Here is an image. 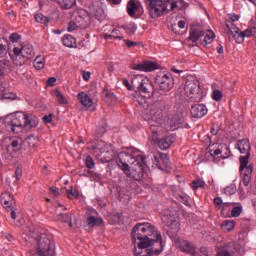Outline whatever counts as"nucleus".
I'll use <instances>...</instances> for the list:
<instances>
[{"label":"nucleus","mask_w":256,"mask_h":256,"mask_svg":"<svg viewBox=\"0 0 256 256\" xmlns=\"http://www.w3.org/2000/svg\"><path fill=\"white\" fill-rule=\"evenodd\" d=\"M134 244L135 256H152L161 255L163 251V240L161 234L157 232V228L149 222L137 223L131 232Z\"/></svg>","instance_id":"f257e3e1"},{"label":"nucleus","mask_w":256,"mask_h":256,"mask_svg":"<svg viewBox=\"0 0 256 256\" xmlns=\"http://www.w3.org/2000/svg\"><path fill=\"white\" fill-rule=\"evenodd\" d=\"M116 161L120 169L128 177H131V169L135 173L136 179H141L145 176V167H147V164L145 163L144 156L129 152H119Z\"/></svg>","instance_id":"f03ea898"},{"label":"nucleus","mask_w":256,"mask_h":256,"mask_svg":"<svg viewBox=\"0 0 256 256\" xmlns=\"http://www.w3.org/2000/svg\"><path fill=\"white\" fill-rule=\"evenodd\" d=\"M132 87L138 90L141 98H138V103L145 109V111H153V107H158L159 105H163V101H156L153 104H150L149 99L153 97V93H155V88L153 87V83L150 82L149 79H142L139 81L137 78L132 79Z\"/></svg>","instance_id":"7ed1b4c3"},{"label":"nucleus","mask_w":256,"mask_h":256,"mask_svg":"<svg viewBox=\"0 0 256 256\" xmlns=\"http://www.w3.org/2000/svg\"><path fill=\"white\" fill-rule=\"evenodd\" d=\"M180 83L184 85V93L191 103H201L203 101V88L199 80L193 76H187V78H182Z\"/></svg>","instance_id":"20e7f679"},{"label":"nucleus","mask_w":256,"mask_h":256,"mask_svg":"<svg viewBox=\"0 0 256 256\" xmlns=\"http://www.w3.org/2000/svg\"><path fill=\"white\" fill-rule=\"evenodd\" d=\"M147 5L150 7V14L153 19H157V17H161L167 9L170 11H175L177 7V3L182 5L185 4L183 0H146Z\"/></svg>","instance_id":"39448f33"},{"label":"nucleus","mask_w":256,"mask_h":256,"mask_svg":"<svg viewBox=\"0 0 256 256\" xmlns=\"http://www.w3.org/2000/svg\"><path fill=\"white\" fill-rule=\"evenodd\" d=\"M35 253L37 256H55V242L51 241L47 234H41L36 242Z\"/></svg>","instance_id":"423d86ee"},{"label":"nucleus","mask_w":256,"mask_h":256,"mask_svg":"<svg viewBox=\"0 0 256 256\" xmlns=\"http://www.w3.org/2000/svg\"><path fill=\"white\" fill-rule=\"evenodd\" d=\"M35 51H33V45L29 43L15 44L13 48V54H10L13 61H19V59H33Z\"/></svg>","instance_id":"0eeeda50"},{"label":"nucleus","mask_w":256,"mask_h":256,"mask_svg":"<svg viewBox=\"0 0 256 256\" xmlns=\"http://www.w3.org/2000/svg\"><path fill=\"white\" fill-rule=\"evenodd\" d=\"M25 121V113L18 112L13 115L6 116L4 123L12 133H21L23 130V123Z\"/></svg>","instance_id":"6e6552de"},{"label":"nucleus","mask_w":256,"mask_h":256,"mask_svg":"<svg viewBox=\"0 0 256 256\" xmlns=\"http://www.w3.org/2000/svg\"><path fill=\"white\" fill-rule=\"evenodd\" d=\"M201 37H204L202 44L211 45V42L215 40V33L212 30H207L206 32L201 30V28H194L190 31L189 39L192 43H197Z\"/></svg>","instance_id":"1a4fd4ad"},{"label":"nucleus","mask_w":256,"mask_h":256,"mask_svg":"<svg viewBox=\"0 0 256 256\" xmlns=\"http://www.w3.org/2000/svg\"><path fill=\"white\" fill-rule=\"evenodd\" d=\"M237 149L244 155L239 158L241 168L243 169L245 165H249V157H251V144L249 143V140H239L237 142Z\"/></svg>","instance_id":"9d476101"},{"label":"nucleus","mask_w":256,"mask_h":256,"mask_svg":"<svg viewBox=\"0 0 256 256\" xmlns=\"http://www.w3.org/2000/svg\"><path fill=\"white\" fill-rule=\"evenodd\" d=\"M155 81L161 91H171L175 85V80H173L171 74L160 73L156 76Z\"/></svg>","instance_id":"9b49d317"},{"label":"nucleus","mask_w":256,"mask_h":256,"mask_svg":"<svg viewBox=\"0 0 256 256\" xmlns=\"http://www.w3.org/2000/svg\"><path fill=\"white\" fill-rule=\"evenodd\" d=\"M91 149L96 154V157H99V153H100V155H104V159H106V161L111 160V157H109V155L111 154L110 144H107L106 142H103V141H98L96 144H93L91 146Z\"/></svg>","instance_id":"f8f14e48"},{"label":"nucleus","mask_w":256,"mask_h":256,"mask_svg":"<svg viewBox=\"0 0 256 256\" xmlns=\"http://www.w3.org/2000/svg\"><path fill=\"white\" fill-rule=\"evenodd\" d=\"M226 27L228 29V35L229 37H233V39L236 41V43H243L245 41V38L243 36V31H241L239 28H237L233 22H229L226 24Z\"/></svg>","instance_id":"ddd939ff"},{"label":"nucleus","mask_w":256,"mask_h":256,"mask_svg":"<svg viewBox=\"0 0 256 256\" xmlns=\"http://www.w3.org/2000/svg\"><path fill=\"white\" fill-rule=\"evenodd\" d=\"M153 164L161 170L164 169L163 166L165 169H171V161L169 160V156L164 153H158V155H154Z\"/></svg>","instance_id":"4468645a"},{"label":"nucleus","mask_w":256,"mask_h":256,"mask_svg":"<svg viewBox=\"0 0 256 256\" xmlns=\"http://www.w3.org/2000/svg\"><path fill=\"white\" fill-rule=\"evenodd\" d=\"M239 169L242 175V183L244 187H249V183H251V177L253 175V169H254L253 164H249V165L247 164L243 168L241 167V164H240Z\"/></svg>","instance_id":"2eb2a0df"},{"label":"nucleus","mask_w":256,"mask_h":256,"mask_svg":"<svg viewBox=\"0 0 256 256\" xmlns=\"http://www.w3.org/2000/svg\"><path fill=\"white\" fill-rule=\"evenodd\" d=\"M207 106L204 104H194L191 106L190 115L194 119H201L207 115Z\"/></svg>","instance_id":"dca6fc26"},{"label":"nucleus","mask_w":256,"mask_h":256,"mask_svg":"<svg viewBox=\"0 0 256 256\" xmlns=\"http://www.w3.org/2000/svg\"><path fill=\"white\" fill-rule=\"evenodd\" d=\"M176 247L182 251V253H187L188 255H195V246L187 240L178 239L176 241Z\"/></svg>","instance_id":"f3484780"},{"label":"nucleus","mask_w":256,"mask_h":256,"mask_svg":"<svg viewBox=\"0 0 256 256\" xmlns=\"http://www.w3.org/2000/svg\"><path fill=\"white\" fill-rule=\"evenodd\" d=\"M113 190L120 203L127 205V203L131 201V196L129 195V191H127V189L116 186L113 188Z\"/></svg>","instance_id":"a211bd4d"},{"label":"nucleus","mask_w":256,"mask_h":256,"mask_svg":"<svg viewBox=\"0 0 256 256\" xmlns=\"http://www.w3.org/2000/svg\"><path fill=\"white\" fill-rule=\"evenodd\" d=\"M0 202L3 205L4 209H15V199L13 198V195L9 192L1 194Z\"/></svg>","instance_id":"6ab92c4d"},{"label":"nucleus","mask_w":256,"mask_h":256,"mask_svg":"<svg viewBox=\"0 0 256 256\" xmlns=\"http://www.w3.org/2000/svg\"><path fill=\"white\" fill-rule=\"evenodd\" d=\"M38 125H39V118H37L32 114L30 115L25 114V118L23 122L24 129H34Z\"/></svg>","instance_id":"aec40b11"},{"label":"nucleus","mask_w":256,"mask_h":256,"mask_svg":"<svg viewBox=\"0 0 256 256\" xmlns=\"http://www.w3.org/2000/svg\"><path fill=\"white\" fill-rule=\"evenodd\" d=\"M75 23L79 25L80 29H85L89 25V16L82 10L77 14Z\"/></svg>","instance_id":"412c9836"},{"label":"nucleus","mask_w":256,"mask_h":256,"mask_svg":"<svg viewBox=\"0 0 256 256\" xmlns=\"http://www.w3.org/2000/svg\"><path fill=\"white\" fill-rule=\"evenodd\" d=\"M56 219H57V221H61V223H68L69 227H77V221H75L74 223L72 222L73 214L60 213V214L56 215Z\"/></svg>","instance_id":"4be33fe9"},{"label":"nucleus","mask_w":256,"mask_h":256,"mask_svg":"<svg viewBox=\"0 0 256 256\" xmlns=\"http://www.w3.org/2000/svg\"><path fill=\"white\" fill-rule=\"evenodd\" d=\"M131 69L134 71H142L143 73H152V71L159 69V65H133Z\"/></svg>","instance_id":"5701e85b"},{"label":"nucleus","mask_w":256,"mask_h":256,"mask_svg":"<svg viewBox=\"0 0 256 256\" xmlns=\"http://www.w3.org/2000/svg\"><path fill=\"white\" fill-rule=\"evenodd\" d=\"M173 143H175V139L171 136H167L166 138H162L158 141V147L162 151H166V149H169Z\"/></svg>","instance_id":"b1692460"},{"label":"nucleus","mask_w":256,"mask_h":256,"mask_svg":"<svg viewBox=\"0 0 256 256\" xmlns=\"http://www.w3.org/2000/svg\"><path fill=\"white\" fill-rule=\"evenodd\" d=\"M102 99L107 103V105H115V103H117V96L112 92H109V90H103Z\"/></svg>","instance_id":"393cba45"},{"label":"nucleus","mask_w":256,"mask_h":256,"mask_svg":"<svg viewBox=\"0 0 256 256\" xmlns=\"http://www.w3.org/2000/svg\"><path fill=\"white\" fill-rule=\"evenodd\" d=\"M127 13L130 17H135V13L139 11V3L135 0H130L127 3Z\"/></svg>","instance_id":"a878e982"},{"label":"nucleus","mask_w":256,"mask_h":256,"mask_svg":"<svg viewBox=\"0 0 256 256\" xmlns=\"http://www.w3.org/2000/svg\"><path fill=\"white\" fill-rule=\"evenodd\" d=\"M77 98L84 107H91L93 105V100L85 92H80Z\"/></svg>","instance_id":"bb28decb"},{"label":"nucleus","mask_w":256,"mask_h":256,"mask_svg":"<svg viewBox=\"0 0 256 256\" xmlns=\"http://www.w3.org/2000/svg\"><path fill=\"white\" fill-rule=\"evenodd\" d=\"M62 43L65 47H76L77 46V40L75 39V37H73L72 35H65L62 38Z\"/></svg>","instance_id":"cd10ccee"},{"label":"nucleus","mask_w":256,"mask_h":256,"mask_svg":"<svg viewBox=\"0 0 256 256\" xmlns=\"http://www.w3.org/2000/svg\"><path fill=\"white\" fill-rule=\"evenodd\" d=\"M86 223L89 227H99L103 225V219L95 218V216H89L86 220Z\"/></svg>","instance_id":"c85d7f7f"},{"label":"nucleus","mask_w":256,"mask_h":256,"mask_svg":"<svg viewBox=\"0 0 256 256\" xmlns=\"http://www.w3.org/2000/svg\"><path fill=\"white\" fill-rule=\"evenodd\" d=\"M62 9H71L76 5L77 0H56Z\"/></svg>","instance_id":"c756f323"},{"label":"nucleus","mask_w":256,"mask_h":256,"mask_svg":"<svg viewBox=\"0 0 256 256\" xmlns=\"http://www.w3.org/2000/svg\"><path fill=\"white\" fill-rule=\"evenodd\" d=\"M221 227L224 233H229L230 231H233V229H235V222L232 220H225L223 221Z\"/></svg>","instance_id":"7c9ffc66"},{"label":"nucleus","mask_w":256,"mask_h":256,"mask_svg":"<svg viewBox=\"0 0 256 256\" xmlns=\"http://www.w3.org/2000/svg\"><path fill=\"white\" fill-rule=\"evenodd\" d=\"M104 39H106V41H109V39H123V34H121V31L113 29L111 34L104 35Z\"/></svg>","instance_id":"2f4dec72"},{"label":"nucleus","mask_w":256,"mask_h":256,"mask_svg":"<svg viewBox=\"0 0 256 256\" xmlns=\"http://www.w3.org/2000/svg\"><path fill=\"white\" fill-rule=\"evenodd\" d=\"M34 19L37 23H41V25H45L47 27V25L49 24V17L43 15L42 13H36L34 15Z\"/></svg>","instance_id":"473e14b6"},{"label":"nucleus","mask_w":256,"mask_h":256,"mask_svg":"<svg viewBox=\"0 0 256 256\" xmlns=\"http://www.w3.org/2000/svg\"><path fill=\"white\" fill-rule=\"evenodd\" d=\"M24 143H27L28 147L33 149L34 147H37V145H39V138L31 135L25 139Z\"/></svg>","instance_id":"72a5a7b5"},{"label":"nucleus","mask_w":256,"mask_h":256,"mask_svg":"<svg viewBox=\"0 0 256 256\" xmlns=\"http://www.w3.org/2000/svg\"><path fill=\"white\" fill-rule=\"evenodd\" d=\"M92 15L93 17H95V19H98V21H101V19H103L105 15V11L103 10V8L97 6L93 9Z\"/></svg>","instance_id":"f704fd0d"},{"label":"nucleus","mask_w":256,"mask_h":256,"mask_svg":"<svg viewBox=\"0 0 256 256\" xmlns=\"http://www.w3.org/2000/svg\"><path fill=\"white\" fill-rule=\"evenodd\" d=\"M54 96L56 97L57 102L59 103V105H67V98L65 96H63L61 91L55 90L54 91Z\"/></svg>","instance_id":"c9c22d12"},{"label":"nucleus","mask_w":256,"mask_h":256,"mask_svg":"<svg viewBox=\"0 0 256 256\" xmlns=\"http://www.w3.org/2000/svg\"><path fill=\"white\" fill-rule=\"evenodd\" d=\"M15 99H17V94L13 92L4 93L0 97V101H15Z\"/></svg>","instance_id":"e433bc0d"},{"label":"nucleus","mask_w":256,"mask_h":256,"mask_svg":"<svg viewBox=\"0 0 256 256\" xmlns=\"http://www.w3.org/2000/svg\"><path fill=\"white\" fill-rule=\"evenodd\" d=\"M9 39L11 41V43H13V45H20L21 44V35L19 33H12L9 36Z\"/></svg>","instance_id":"4c0bfd02"},{"label":"nucleus","mask_w":256,"mask_h":256,"mask_svg":"<svg viewBox=\"0 0 256 256\" xmlns=\"http://www.w3.org/2000/svg\"><path fill=\"white\" fill-rule=\"evenodd\" d=\"M163 223H165L166 227H171L172 225H177V221L171 219V216L164 215L162 217Z\"/></svg>","instance_id":"58836bf2"},{"label":"nucleus","mask_w":256,"mask_h":256,"mask_svg":"<svg viewBox=\"0 0 256 256\" xmlns=\"http://www.w3.org/2000/svg\"><path fill=\"white\" fill-rule=\"evenodd\" d=\"M66 195L68 197V199H79V191L74 190L73 187L70 188V190L66 191Z\"/></svg>","instance_id":"ea45409f"},{"label":"nucleus","mask_w":256,"mask_h":256,"mask_svg":"<svg viewBox=\"0 0 256 256\" xmlns=\"http://www.w3.org/2000/svg\"><path fill=\"white\" fill-rule=\"evenodd\" d=\"M243 37H256V28H248L242 31Z\"/></svg>","instance_id":"a19ab883"},{"label":"nucleus","mask_w":256,"mask_h":256,"mask_svg":"<svg viewBox=\"0 0 256 256\" xmlns=\"http://www.w3.org/2000/svg\"><path fill=\"white\" fill-rule=\"evenodd\" d=\"M191 187H192V189H195V190L199 189V187L203 188V187H205V181L200 180V179H195V180H193Z\"/></svg>","instance_id":"79ce46f5"},{"label":"nucleus","mask_w":256,"mask_h":256,"mask_svg":"<svg viewBox=\"0 0 256 256\" xmlns=\"http://www.w3.org/2000/svg\"><path fill=\"white\" fill-rule=\"evenodd\" d=\"M212 99L214 101H221L223 99V92L220 90L214 89L212 92Z\"/></svg>","instance_id":"37998d69"},{"label":"nucleus","mask_w":256,"mask_h":256,"mask_svg":"<svg viewBox=\"0 0 256 256\" xmlns=\"http://www.w3.org/2000/svg\"><path fill=\"white\" fill-rule=\"evenodd\" d=\"M241 213H243V207L241 205H238L232 208V211H231L232 217H239Z\"/></svg>","instance_id":"c03bdc74"},{"label":"nucleus","mask_w":256,"mask_h":256,"mask_svg":"<svg viewBox=\"0 0 256 256\" xmlns=\"http://www.w3.org/2000/svg\"><path fill=\"white\" fill-rule=\"evenodd\" d=\"M217 256H233V254L224 246L218 249Z\"/></svg>","instance_id":"a18cd8bd"},{"label":"nucleus","mask_w":256,"mask_h":256,"mask_svg":"<svg viewBox=\"0 0 256 256\" xmlns=\"http://www.w3.org/2000/svg\"><path fill=\"white\" fill-rule=\"evenodd\" d=\"M192 256H209V251L207 250L206 247L202 246L198 253L197 251L195 250L194 254H192Z\"/></svg>","instance_id":"49530a36"},{"label":"nucleus","mask_w":256,"mask_h":256,"mask_svg":"<svg viewBox=\"0 0 256 256\" xmlns=\"http://www.w3.org/2000/svg\"><path fill=\"white\" fill-rule=\"evenodd\" d=\"M85 165H86L87 169H94L95 161L93 160V157L87 156L85 159Z\"/></svg>","instance_id":"de8ad7c7"},{"label":"nucleus","mask_w":256,"mask_h":256,"mask_svg":"<svg viewBox=\"0 0 256 256\" xmlns=\"http://www.w3.org/2000/svg\"><path fill=\"white\" fill-rule=\"evenodd\" d=\"M77 29H81L80 25L77 24L76 22H69L68 27H67V31H69V33L73 32V31H77Z\"/></svg>","instance_id":"09e8293b"},{"label":"nucleus","mask_w":256,"mask_h":256,"mask_svg":"<svg viewBox=\"0 0 256 256\" xmlns=\"http://www.w3.org/2000/svg\"><path fill=\"white\" fill-rule=\"evenodd\" d=\"M7 55V46L3 44V40L0 39V58Z\"/></svg>","instance_id":"8fccbe9b"},{"label":"nucleus","mask_w":256,"mask_h":256,"mask_svg":"<svg viewBox=\"0 0 256 256\" xmlns=\"http://www.w3.org/2000/svg\"><path fill=\"white\" fill-rule=\"evenodd\" d=\"M14 177H15L16 181H19V179H21V177H23V169H21L20 167H17L15 169Z\"/></svg>","instance_id":"3c124183"},{"label":"nucleus","mask_w":256,"mask_h":256,"mask_svg":"<svg viewBox=\"0 0 256 256\" xmlns=\"http://www.w3.org/2000/svg\"><path fill=\"white\" fill-rule=\"evenodd\" d=\"M80 73H81L82 79L84 81H89V79H91V72L85 71V70H80Z\"/></svg>","instance_id":"603ef678"},{"label":"nucleus","mask_w":256,"mask_h":256,"mask_svg":"<svg viewBox=\"0 0 256 256\" xmlns=\"http://www.w3.org/2000/svg\"><path fill=\"white\" fill-rule=\"evenodd\" d=\"M220 127H219V125H217V124H212V127H211V129H210V133H211V135H218L219 134V131H220Z\"/></svg>","instance_id":"864d4df0"},{"label":"nucleus","mask_w":256,"mask_h":256,"mask_svg":"<svg viewBox=\"0 0 256 256\" xmlns=\"http://www.w3.org/2000/svg\"><path fill=\"white\" fill-rule=\"evenodd\" d=\"M55 83H57V78L55 77H50L47 82H46V85L47 87H54L55 86Z\"/></svg>","instance_id":"5fc2aeb1"},{"label":"nucleus","mask_w":256,"mask_h":256,"mask_svg":"<svg viewBox=\"0 0 256 256\" xmlns=\"http://www.w3.org/2000/svg\"><path fill=\"white\" fill-rule=\"evenodd\" d=\"M163 105H164V103L162 102L161 105H159V106H154L152 110H146V111H149L150 115H154V113H155L158 109H160V111L163 109V108H162ZM150 117L153 118V116H150Z\"/></svg>","instance_id":"6e6d98bb"},{"label":"nucleus","mask_w":256,"mask_h":256,"mask_svg":"<svg viewBox=\"0 0 256 256\" xmlns=\"http://www.w3.org/2000/svg\"><path fill=\"white\" fill-rule=\"evenodd\" d=\"M214 205H216V207H219V209L223 207V200L221 199V197L214 198Z\"/></svg>","instance_id":"4d7b16f0"},{"label":"nucleus","mask_w":256,"mask_h":256,"mask_svg":"<svg viewBox=\"0 0 256 256\" xmlns=\"http://www.w3.org/2000/svg\"><path fill=\"white\" fill-rule=\"evenodd\" d=\"M34 63H36V65H43V63H45V57L37 56L34 60Z\"/></svg>","instance_id":"13d9d810"},{"label":"nucleus","mask_w":256,"mask_h":256,"mask_svg":"<svg viewBox=\"0 0 256 256\" xmlns=\"http://www.w3.org/2000/svg\"><path fill=\"white\" fill-rule=\"evenodd\" d=\"M123 41H124L126 47H128V49H131V47H135V45H137V42H134L131 40L124 39Z\"/></svg>","instance_id":"bf43d9fd"},{"label":"nucleus","mask_w":256,"mask_h":256,"mask_svg":"<svg viewBox=\"0 0 256 256\" xmlns=\"http://www.w3.org/2000/svg\"><path fill=\"white\" fill-rule=\"evenodd\" d=\"M7 16L9 19H11V21H15V19H17V13H15L13 10L7 12Z\"/></svg>","instance_id":"052dcab7"},{"label":"nucleus","mask_w":256,"mask_h":256,"mask_svg":"<svg viewBox=\"0 0 256 256\" xmlns=\"http://www.w3.org/2000/svg\"><path fill=\"white\" fill-rule=\"evenodd\" d=\"M42 119L44 123H51L53 121V114L45 115Z\"/></svg>","instance_id":"680f3d73"},{"label":"nucleus","mask_w":256,"mask_h":256,"mask_svg":"<svg viewBox=\"0 0 256 256\" xmlns=\"http://www.w3.org/2000/svg\"><path fill=\"white\" fill-rule=\"evenodd\" d=\"M50 193H51V195H54V197H58V195H59V188H57V187H50Z\"/></svg>","instance_id":"e2e57ef3"},{"label":"nucleus","mask_w":256,"mask_h":256,"mask_svg":"<svg viewBox=\"0 0 256 256\" xmlns=\"http://www.w3.org/2000/svg\"><path fill=\"white\" fill-rule=\"evenodd\" d=\"M126 29H130L131 34L133 35L135 33V31H137V25H135V23L129 24Z\"/></svg>","instance_id":"0e129e2a"},{"label":"nucleus","mask_w":256,"mask_h":256,"mask_svg":"<svg viewBox=\"0 0 256 256\" xmlns=\"http://www.w3.org/2000/svg\"><path fill=\"white\" fill-rule=\"evenodd\" d=\"M3 239H7L9 243L13 242V235L8 233H3L2 235Z\"/></svg>","instance_id":"69168bd1"},{"label":"nucleus","mask_w":256,"mask_h":256,"mask_svg":"<svg viewBox=\"0 0 256 256\" xmlns=\"http://www.w3.org/2000/svg\"><path fill=\"white\" fill-rule=\"evenodd\" d=\"M171 29H172L173 33H175L176 35H179V29L180 28L177 24H172Z\"/></svg>","instance_id":"338daca9"},{"label":"nucleus","mask_w":256,"mask_h":256,"mask_svg":"<svg viewBox=\"0 0 256 256\" xmlns=\"http://www.w3.org/2000/svg\"><path fill=\"white\" fill-rule=\"evenodd\" d=\"M179 197H180L182 203H184V205H187V203H189V199L187 198V196L180 195Z\"/></svg>","instance_id":"774afa93"}]
</instances>
